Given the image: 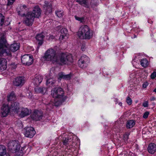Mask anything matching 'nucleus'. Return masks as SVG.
Listing matches in <instances>:
<instances>
[{
	"label": "nucleus",
	"mask_w": 156,
	"mask_h": 156,
	"mask_svg": "<svg viewBox=\"0 0 156 156\" xmlns=\"http://www.w3.org/2000/svg\"><path fill=\"white\" fill-rule=\"evenodd\" d=\"M10 110V108L8 105H3L2 108L1 116L3 117L7 116Z\"/></svg>",
	"instance_id": "obj_10"
},
{
	"label": "nucleus",
	"mask_w": 156,
	"mask_h": 156,
	"mask_svg": "<svg viewBox=\"0 0 156 156\" xmlns=\"http://www.w3.org/2000/svg\"><path fill=\"white\" fill-rule=\"evenodd\" d=\"M29 60V55L28 54L25 55L21 57L22 62L24 64L29 66V63L28 61Z\"/></svg>",
	"instance_id": "obj_18"
},
{
	"label": "nucleus",
	"mask_w": 156,
	"mask_h": 156,
	"mask_svg": "<svg viewBox=\"0 0 156 156\" xmlns=\"http://www.w3.org/2000/svg\"><path fill=\"white\" fill-rule=\"evenodd\" d=\"M16 156H22V153H20L18 152Z\"/></svg>",
	"instance_id": "obj_47"
},
{
	"label": "nucleus",
	"mask_w": 156,
	"mask_h": 156,
	"mask_svg": "<svg viewBox=\"0 0 156 156\" xmlns=\"http://www.w3.org/2000/svg\"><path fill=\"white\" fill-rule=\"evenodd\" d=\"M78 35L80 39H90L93 35V32L87 25H83L80 28Z\"/></svg>",
	"instance_id": "obj_4"
},
{
	"label": "nucleus",
	"mask_w": 156,
	"mask_h": 156,
	"mask_svg": "<svg viewBox=\"0 0 156 156\" xmlns=\"http://www.w3.org/2000/svg\"><path fill=\"white\" fill-rule=\"evenodd\" d=\"M23 133L25 136L27 137L29 136V128L28 127L25 128L23 130Z\"/></svg>",
	"instance_id": "obj_33"
},
{
	"label": "nucleus",
	"mask_w": 156,
	"mask_h": 156,
	"mask_svg": "<svg viewBox=\"0 0 156 156\" xmlns=\"http://www.w3.org/2000/svg\"><path fill=\"white\" fill-rule=\"evenodd\" d=\"M7 60L6 59H0V71L5 70L7 68Z\"/></svg>",
	"instance_id": "obj_14"
},
{
	"label": "nucleus",
	"mask_w": 156,
	"mask_h": 156,
	"mask_svg": "<svg viewBox=\"0 0 156 156\" xmlns=\"http://www.w3.org/2000/svg\"><path fill=\"white\" fill-rule=\"evenodd\" d=\"M140 64L141 66L145 68L147 66L149 65V62L146 58L143 59L140 61Z\"/></svg>",
	"instance_id": "obj_27"
},
{
	"label": "nucleus",
	"mask_w": 156,
	"mask_h": 156,
	"mask_svg": "<svg viewBox=\"0 0 156 156\" xmlns=\"http://www.w3.org/2000/svg\"><path fill=\"white\" fill-rule=\"evenodd\" d=\"M50 38L53 39L54 38V37L53 36H51L50 37Z\"/></svg>",
	"instance_id": "obj_50"
},
{
	"label": "nucleus",
	"mask_w": 156,
	"mask_h": 156,
	"mask_svg": "<svg viewBox=\"0 0 156 156\" xmlns=\"http://www.w3.org/2000/svg\"><path fill=\"white\" fill-rule=\"evenodd\" d=\"M30 65L32 64L33 62V57L32 56H30Z\"/></svg>",
	"instance_id": "obj_46"
},
{
	"label": "nucleus",
	"mask_w": 156,
	"mask_h": 156,
	"mask_svg": "<svg viewBox=\"0 0 156 156\" xmlns=\"http://www.w3.org/2000/svg\"><path fill=\"white\" fill-rule=\"evenodd\" d=\"M17 140H12L9 142L8 144V147L9 150H13L15 152H17L19 150L20 144Z\"/></svg>",
	"instance_id": "obj_8"
},
{
	"label": "nucleus",
	"mask_w": 156,
	"mask_h": 156,
	"mask_svg": "<svg viewBox=\"0 0 156 156\" xmlns=\"http://www.w3.org/2000/svg\"><path fill=\"white\" fill-rule=\"evenodd\" d=\"M76 2L79 4L88 8L89 7V0H76Z\"/></svg>",
	"instance_id": "obj_23"
},
{
	"label": "nucleus",
	"mask_w": 156,
	"mask_h": 156,
	"mask_svg": "<svg viewBox=\"0 0 156 156\" xmlns=\"http://www.w3.org/2000/svg\"><path fill=\"white\" fill-rule=\"evenodd\" d=\"M149 84L147 82H144L142 84V87L144 88H146L148 86Z\"/></svg>",
	"instance_id": "obj_45"
},
{
	"label": "nucleus",
	"mask_w": 156,
	"mask_h": 156,
	"mask_svg": "<svg viewBox=\"0 0 156 156\" xmlns=\"http://www.w3.org/2000/svg\"><path fill=\"white\" fill-rule=\"evenodd\" d=\"M136 80V78L135 76L133 74H131L130 75L129 79V82L132 84L133 83H135V81Z\"/></svg>",
	"instance_id": "obj_29"
},
{
	"label": "nucleus",
	"mask_w": 156,
	"mask_h": 156,
	"mask_svg": "<svg viewBox=\"0 0 156 156\" xmlns=\"http://www.w3.org/2000/svg\"><path fill=\"white\" fill-rule=\"evenodd\" d=\"M156 77V72H153L151 75V79H154Z\"/></svg>",
	"instance_id": "obj_43"
},
{
	"label": "nucleus",
	"mask_w": 156,
	"mask_h": 156,
	"mask_svg": "<svg viewBox=\"0 0 156 156\" xmlns=\"http://www.w3.org/2000/svg\"><path fill=\"white\" fill-rule=\"evenodd\" d=\"M135 125V121L133 120L128 121L126 123V126L128 128H132Z\"/></svg>",
	"instance_id": "obj_28"
},
{
	"label": "nucleus",
	"mask_w": 156,
	"mask_h": 156,
	"mask_svg": "<svg viewBox=\"0 0 156 156\" xmlns=\"http://www.w3.org/2000/svg\"><path fill=\"white\" fill-rule=\"evenodd\" d=\"M25 82V80L23 77L19 76L14 79L13 84L16 86L21 87L24 84Z\"/></svg>",
	"instance_id": "obj_9"
},
{
	"label": "nucleus",
	"mask_w": 156,
	"mask_h": 156,
	"mask_svg": "<svg viewBox=\"0 0 156 156\" xmlns=\"http://www.w3.org/2000/svg\"><path fill=\"white\" fill-rule=\"evenodd\" d=\"M58 79L60 80L62 79L68 80L70 79L71 76L70 74L65 75L63 73L61 72L58 74Z\"/></svg>",
	"instance_id": "obj_20"
},
{
	"label": "nucleus",
	"mask_w": 156,
	"mask_h": 156,
	"mask_svg": "<svg viewBox=\"0 0 156 156\" xmlns=\"http://www.w3.org/2000/svg\"><path fill=\"white\" fill-rule=\"evenodd\" d=\"M154 91L156 93V88L154 90Z\"/></svg>",
	"instance_id": "obj_52"
},
{
	"label": "nucleus",
	"mask_w": 156,
	"mask_h": 156,
	"mask_svg": "<svg viewBox=\"0 0 156 156\" xmlns=\"http://www.w3.org/2000/svg\"><path fill=\"white\" fill-rule=\"evenodd\" d=\"M8 101H13L16 99V97L13 92H11L7 97Z\"/></svg>",
	"instance_id": "obj_26"
},
{
	"label": "nucleus",
	"mask_w": 156,
	"mask_h": 156,
	"mask_svg": "<svg viewBox=\"0 0 156 156\" xmlns=\"http://www.w3.org/2000/svg\"><path fill=\"white\" fill-rule=\"evenodd\" d=\"M60 35L59 38L60 40L66 39L68 38V30L66 28H62L60 30Z\"/></svg>",
	"instance_id": "obj_13"
},
{
	"label": "nucleus",
	"mask_w": 156,
	"mask_h": 156,
	"mask_svg": "<svg viewBox=\"0 0 156 156\" xmlns=\"http://www.w3.org/2000/svg\"><path fill=\"white\" fill-rule=\"evenodd\" d=\"M118 104L120 106H121L122 105V103L121 102H118Z\"/></svg>",
	"instance_id": "obj_49"
},
{
	"label": "nucleus",
	"mask_w": 156,
	"mask_h": 156,
	"mask_svg": "<svg viewBox=\"0 0 156 156\" xmlns=\"http://www.w3.org/2000/svg\"><path fill=\"white\" fill-rule=\"evenodd\" d=\"M118 122H115V125H114V128L115 129L114 130V131L115 132L116 131L117 132H119L120 131V130L119 128H120V126H118Z\"/></svg>",
	"instance_id": "obj_37"
},
{
	"label": "nucleus",
	"mask_w": 156,
	"mask_h": 156,
	"mask_svg": "<svg viewBox=\"0 0 156 156\" xmlns=\"http://www.w3.org/2000/svg\"><path fill=\"white\" fill-rule=\"evenodd\" d=\"M43 113L42 111L35 110L30 115V117L33 120L38 121L42 118Z\"/></svg>",
	"instance_id": "obj_7"
},
{
	"label": "nucleus",
	"mask_w": 156,
	"mask_h": 156,
	"mask_svg": "<svg viewBox=\"0 0 156 156\" xmlns=\"http://www.w3.org/2000/svg\"><path fill=\"white\" fill-rule=\"evenodd\" d=\"M6 41L4 37L0 39V55L11 56V51L15 52L18 50L20 48V44L14 43L11 44L10 47V50L6 47Z\"/></svg>",
	"instance_id": "obj_3"
},
{
	"label": "nucleus",
	"mask_w": 156,
	"mask_h": 156,
	"mask_svg": "<svg viewBox=\"0 0 156 156\" xmlns=\"http://www.w3.org/2000/svg\"><path fill=\"white\" fill-rule=\"evenodd\" d=\"M78 63L79 66L82 68H84L86 67L88 64L80 60L78 61Z\"/></svg>",
	"instance_id": "obj_30"
},
{
	"label": "nucleus",
	"mask_w": 156,
	"mask_h": 156,
	"mask_svg": "<svg viewBox=\"0 0 156 156\" xmlns=\"http://www.w3.org/2000/svg\"><path fill=\"white\" fill-rule=\"evenodd\" d=\"M79 60L83 62L84 61L87 63H89V58L87 56L85 55H83L82 56L80 59Z\"/></svg>",
	"instance_id": "obj_31"
},
{
	"label": "nucleus",
	"mask_w": 156,
	"mask_h": 156,
	"mask_svg": "<svg viewBox=\"0 0 156 156\" xmlns=\"http://www.w3.org/2000/svg\"><path fill=\"white\" fill-rule=\"evenodd\" d=\"M148 151L150 154H153L156 151V145L154 143H150L147 148Z\"/></svg>",
	"instance_id": "obj_15"
},
{
	"label": "nucleus",
	"mask_w": 156,
	"mask_h": 156,
	"mask_svg": "<svg viewBox=\"0 0 156 156\" xmlns=\"http://www.w3.org/2000/svg\"><path fill=\"white\" fill-rule=\"evenodd\" d=\"M139 56H135L134 58L132 61V63L133 66L135 67H136V66L139 64V62L140 61L139 59Z\"/></svg>",
	"instance_id": "obj_25"
},
{
	"label": "nucleus",
	"mask_w": 156,
	"mask_h": 156,
	"mask_svg": "<svg viewBox=\"0 0 156 156\" xmlns=\"http://www.w3.org/2000/svg\"><path fill=\"white\" fill-rule=\"evenodd\" d=\"M136 35H134V36L133 38H136Z\"/></svg>",
	"instance_id": "obj_54"
},
{
	"label": "nucleus",
	"mask_w": 156,
	"mask_h": 156,
	"mask_svg": "<svg viewBox=\"0 0 156 156\" xmlns=\"http://www.w3.org/2000/svg\"><path fill=\"white\" fill-rule=\"evenodd\" d=\"M44 36L43 35V34L41 33L38 34L36 37V39L39 41L38 44L40 45H41L43 43V39Z\"/></svg>",
	"instance_id": "obj_22"
},
{
	"label": "nucleus",
	"mask_w": 156,
	"mask_h": 156,
	"mask_svg": "<svg viewBox=\"0 0 156 156\" xmlns=\"http://www.w3.org/2000/svg\"><path fill=\"white\" fill-rule=\"evenodd\" d=\"M46 84L49 87H51L55 82V80L52 78L51 76L50 75L49 76H46Z\"/></svg>",
	"instance_id": "obj_19"
},
{
	"label": "nucleus",
	"mask_w": 156,
	"mask_h": 156,
	"mask_svg": "<svg viewBox=\"0 0 156 156\" xmlns=\"http://www.w3.org/2000/svg\"><path fill=\"white\" fill-rule=\"evenodd\" d=\"M36 133L34 128L30 127V138H32Z\"/></svg>",
	"instance_id": "obj_34"
},
{
	"label": "nucleus",
	"mask_w": 156,
	"mask_h": 156,
	"mask_svg": "<svg viewBox=\"0 0 156 156\" xmlns=\"http://www.w3.org/2000/svg\"><path fill=\"white\" fill-rule=\"evenodd\" d=\"M81 49L82 50V51H83L84 50V48H83L82 47L81 48Z\"/></svg>",
	"instance_id": "obj_53"
},
{
	"label": "nucleus",
	"mask_w": 156,
	"mask_h": 156,
	"mask_svg": "<svg viewBox=\"0 0 156 156\" xmlns=\"http://www.w3.org/2000/svg\"><path fill=\"white\" fill-rule=\"evenodd\" d=\"M42 79L41 76L39 75H37L34 80L33 82L37 86L41 82Z\"/></svg>",
	"instance_id": "obj_21"
},
{
	"label": "nucleus",
	"mask_w": 156,
	"mask_h": 156,
	"mask_svg": "<svg viewBox=\"0 0 156 156\" xmlns=\"http://www.w3.org/2000/svg\"><path fill=\"white\" fill-rule=\"evenodd\" d=\"M4 17L2 14L0 13V27L2 26L4 21Z\"/></svg>",
	"instance_id": "obj_36"
},
{
	"label": "nucleus",
	"mask_w": 156,
	"mask_h": 156,
	"mask_svg": "<svg viewBox=\"0 0 156 156\" xmlns=\"http://www.w3.org/2000/svg\"><path fill=\"white\" fill-rule=\"evenodd\" d=\"M128 136L129 135L127 133L123 135V139L125 142H126L128 139Z\"/></svg>",
	"instance_id": "obj_40"
},
{
	"label": "nucleus",
	"mask_w": 156,
	"mask_h": 156,
	"mask_svg": "<svg viewBox=\"0 0 156 156\" xmlns=\"http://www.w3.org/2000/svg\"><path fill=\"white\" fill-rule=\"evenodd\" d=\"M44 8L47 12L50 13L52 11V9L51 4L49 3L47 1H45L44 2Z\"/></svg>",
	"instance_id": "obj_17"
},
{
	"label": "nucleus",
	"mask_w": 156,
	"mask_h": 156,
	"mask_svg": "<svg viewBox=\"0 0 156 156\" xmlns=\"http://www.w3.org/2000/svg\"><path fill=\"white\" fill-rule=\"evenodd\" d=\"M64 91L61 88L56 87L51 91V95L55 98L54 101L52 100L47 105V108H52L54 105L58 106L61 104L66 99V97L64 95Z\"/></svg>",
	"instance_id": "obj_2"
},
{
	"label": "nucleus",
	"mask_w": 156,
	"mask_h": 156,
	"mask_svg": "<svg viewBox=\"0 0 156 156\" xmlns=\"http://www.w3.org/2000/svg\"><path fill=\"white\" fill-rule=\"evenodd\" d=\"M55 14L58 17H62L64 15V12L62 10H58L55 11Z\"/></svg>",
	"instance_id": "obj_32"
},
{
	"label": "nucleus",
	"mask_w": 156,
	"mask_h": 156,
	"mask_svg": "<svg viewBox=\"0 0 156 156\" xmlns=\"http://www.w3.org/2000/svg\"><path fill=\"white\" fill-rule=\"evenodd\" d=\"M6 150L4 145H0V156H5L6 154Z\"/></svg>",
	"instance_id": "obj_24"
},
{
	"label": "nucleus",
	"mask_w": 156,
	"mask_h": 156,
	"mask_svg": "<svg viewBox=\"0 0 156 156\" xmlns=\"http://www.w3.org/2000/svg\"><path fill=\"white\" fill-rule=\"evenodd\" d=\"M143 106L144 107H147L148 106V102L147 101H144L143 103Z\"/></svg>",
	"instance_id": "obj_44"
},
{
	"label": "nucleus",
	"mask_w": 156,
	"mask_h": 156,
	"mask_svg": "<svg viewBox=\"0 0 156 156\" xmlns=\"http://www.w3.org/2000/svg\"><path fill=\"white\" fill-rule=\"evenodd\" d=\"M29 113V110L27 108H20L17 114L19 117L22 118L28 115Z\"/></svg>",
	"instance_id": "obj_11"
},
{
	"label": "nucleus",
	"mask_w": 156,
	"mask_h": 156,
	"mask_svg": "<svg viewBox=\"0 0 156 156\" xmlns=\"http://www.w3.org/2000/svg\"><path fill=\"white\" fill-rule=\"evenodd\" d=\"M149 114V112H146L144 114L143 117L144 119H146L148 117Z\"/></svg>",
	"instance_id": "obj_41"
},
{
	"label": "nucleus",
	"mask_w": 156,
	"mask_h": 156,
	"mask_svg": "<svg viewBox=\"0 0 156 156\" xmlns=\"http://www.w3.org/2000/svg\"><path fill=\"white\" fill-rule=\"evenodd\" d=\"M29 11L28 6H27L25 5H23L20 6L19 9L18 10V11L19 15L26 17V19L24 20V22L28 26L29 25Z\"/></svg>",
	"instance_id": "obj_5"
},
{
	"label": "nucleus",
	"mask_w": 156,
	"mask_h": 156,
	"mask_svg": "<svg viewBox=\"0 0 156 156\" xmlns=\"http://www.w3.org/2000/svg\"><path fill=\"white\" fill-rule=\"evenodd\" d=\"M41 13V10L37 6H36L33 9L31 14H30V26L33 23L35 17L39 18Z\"/></svg>",
	"instance_id": "obj_6"
},
{
	"label": "nucleus",
	"mask_w": 156,
	"mask_h": 156,
	"mask_svg": "<svg viewBox=\"0 0 156 156\" xmlns=\"http://www.w3.org/2000/svg\"><path fill=\"white\" fill-rule=\"evenodd\" d=\"M75 18L76 20L80 21L81 23L83 22L84 21V17H80L75 16Z\"/></svg>",
	"instance_id": "obj_38"
},
{
	"label": "nucleus",
	"mask_w": 156,
	"mask_h": 156,
	"mask_svg": "<svg viewBox=\"0 0 156 156\" xmlns=\"http://www.w3.org/2000/svg\"><path fill=\"white\" fill-rule=\"evenodd\" d=\"M44 88L37 87L35 88V92L37 93H42Z\"/></svg>",
	"instance_id": "obj_35"
},
{
	"label": "nucleus",
	"mask_w": 156,
	"mask_h": 156,
	"mask_svg": "<svg viewBox=\"0 0 156 156\" xmlns=\"http://www.w3.org/2000/svg\"><path fill=\"white\" fill-rule=\"evenodd\" d=\"M126 102L129 105H131L132 103V101L130 98L129 97H127L126 100Z\"/></svg>",
	"instance_id": "obj_39"
},
{
	"label": "nucleus",
	"mask_w": 156,
	"mask_h": 156,
	"mask_svg": "<svg viewBox=\"0 0 156 156\" xmlns=\"http://www.w3.org/2000/svg\"><path fill=\"white\" fill-rule=\"evenodd\" d=\"M155 99V98H154V97H151V99H150V100H151V101H154V100Z\"/></svg>",
	"instance_id": "obj_48"
},
{
	"label": "nucleus",
	"mask_w": 156,
	"mask_h": 156,
	"mask_svg": "<svg viewBox=\"0 0 156 156\" xmlns=\"http://www.w3.org/2000/svg\"><path fill=\"white\" fill-rule=\"evenodd\" d=\"M72 138L73 136L71 135L67 136L65 138H63L62 141L63 145L67 147L71 145L73 143Z\"/></svg>",
	"instance_id": "obj_12"
},
{
	"label": "nucleus",
	"mask_w": 156,
	"mask_h": 156,
	"mask_svg": "<svg viewBox=\"0 0 156 156\" xmlns=\"http://www.w3.org/2000/svg\"><path fill=\"white\" fill-rule=\"evenodd\" d=\"M44 58L46 61L62 65H68L73 62L71 54L62 53L57 55L55 50L52 48H50L45 52Z\"/></svg>",
	"instance_id": "obj_1"
},
{
	"label": "nucleus",
	"mask_w": 156,
	"mask_h": 156,
	"mask_svg": "<svg viewBox=\"0 0 156 156\" xmlns=\"http://www.w3.org/2000/svg\"><path fill=\"white\" fill-rule=\"evenodd\" d=\"M30 49H31V50H32V51H33V50H34V48H33L32 47H30Z\"/></svg>",
	"instance_id": "obj_51"
},
{
	"label": "nucleus",
	"mask_w": 156,
	"mask_h": 156,
	"mask_svg": "<svg viewBox=\"0 0 156 156\" xmlns=\"http://www.w3.org/2000/svg\"><path fill=\"white\" fill-rule=\"evenodd\" d=\"M10 109L12 112L17 114V112H19V110L20 109L19 108V104L16 102L12 103Z\"/></svg>",
	"instance_id": "obj_16"
},
{
	"label": "nucleus",
	"mask_w": 156,
	"mask_h": 156,
	"mask_svg": "<svg viewBox=\"0 0 156 156\" xmlns=\"http://www.w3.org/2000/svg\"><path fill=\"white\" fill-rule=\"evenodd\" d=\"M8 1L7 5H12L15 0H7Z\"/></svg>",
	"instance_id": "obj_42"
}]
</instances>
